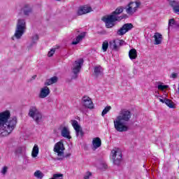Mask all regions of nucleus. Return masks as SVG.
Instances as JSON below:
<instances>
[{
	"label": "nucleus",
	"instance_id": "nucleus-1",
	"mask_svg": "<svg viewBox=\"0 0 179 179\" xmlns=\"http://www.w3.org/2000/svg\"><path fill=\"white\" fill-rule=\"evenodd\" d=\"M17 117L13 116L10 117V112L5 110L0 113V135L1 136H8L16 128Z\"/></svg>",
	"mask_w": 179,
	"mask_h": 179
},
{
	"label": "nucleus",
	"instance_id": "nucleus-2",
	"mask_svg": "<svg viewBox=\"0 0 179 179\" xmlns=\"http://www.w3.org/2000/svg\"><path fill=\"white\" fill-rule=\"evenodd\" d=\"M131 111L125 109L122 110L116 119L113 121L115 129L117 132H127L129 130V127L127 125V122L131 120Z\"/></svg>",
	"mask_w": 179,
	"mask_h": 179
},
{
	"label": "nucleus",
	"instance_id": "nucleus-3",
	"mask_svg": "<svg viewBox=\"0 0 179 179\" xmlns=\"http://www.w3.org/2000/svg\"><path fill=\"white\" fill-rule=\"evenodd\" d=\"M124 8L122 6L117 7L110 15L102 17V20L104 22L107 29L114 27L115 26V22H121L122 19H128V15L127 14L118 16V15H121L124 12Z\"/></svg>",
	"mask_w": 179,
	"mask_h": 179
},
{
	"label": "nucleus",
	"instance_id": "nucleus-4",
	"mask_svg": "<svg viewBox=\"0 0 179 179\" xmlns=\"http://www.w3.org/2000/svg\"><path fill=\"white\" fill-rule=\"evenodd\" d=\"M25 31L26 21L23 19H19L17 22L14 36L11 38L12 40H15V38H17V40H20V38H22V36L24 34Z\"/></svg>",
	"mask_w": 179,
	"mask_h": 179
},
{
	"label": "nucleus",
	"instance_id": "nucleus-5",
	"mask_svg": "<svg viewBox=\"0 0 179 179\" xmlns=\"http://www.w3.org/2000/svg\"><path fill=\"white\" fill-rule=\"evenodd\" d=\"M83 62H85V60H83V58H80L76 60L73 64V67L71 69L73 73L71 80H75L78 78L82 66H83Z\"/></svg>",
	"mask_w": 179,
	"mask_h": 179
},
{
	"label": "nucleus",
	"instance_id": "nucleus-6",
	"mask_svg": "<svg viewBox=\"0 0 179 179\" xmlns=\"http://www.w3.org/2000/svg\"><path fill=\"white\" fill-rule=\"evenodd\" d=\"M29 116L35 120L36 124L38 125L43 120V115L40 113L38 109L36 106H31L28 113Z\"/></svg>",
	"mask_w": 179,
	"mask_h": 179
},
{
	"label": "nucleus",
	"instance_id": "nucleus-7",
	"mask_svg": "<svg viewBox=\"0 0 179 179\" xmlns=\"http://www.w3.org/2000/svg\"><path fill=\"white\" fill-rule=\"evenodd\" d=\"M65 150V147L64 146V143L61 141L57 143L54 148V152L57 153V156L59 158L57 160H64V157H71V153H69L66 155H64V151Z\"/></svg>",
	"mask_w": 179,
	"mask_h": 179
},
{
	"label": "nucleus",
	"instance_id": "nucleus-8",
	"mask_svg": "<svg viewBox=\"0 0 179 179\" xmlns=\"http://www.w3.org/2000/svg\"><path fill=\"white\" fill-rule=\"evenodd\" d=\"M111 160L115 166H120L122 162V152L119 148H115L111 151Z\"/></svg>",
	"mask_w": 179,
	"mask_h": 179
},
{
	"label": "nucleus",
	"instance_id": "nucleus-9",
	"mask_svg": "<svg viewBox=\"0 0 179 179\" xmlns=\"http://www.w3.org/2000/svg\"><path fill=\"white\" fill-rule=\"evenodd\" d=\"M134 29V24L132 23H126L123 24L116 32L117 36H124L127 34L128 31Z\"/></svg>",
	"mask_w": 179,
	"mask_h": 179
},
{
	"label": "nucleus",
	"instance_id": "nucleus-10",
	"mask_svg": "<svg viewBox=\"0 0 179 179\" xmlns=\"http://www.w3.org/2000/svg\"><path fill=\"white\" fill-rule=\"evenodd\" d=\"M72 127L74 128L78 138H83L84 133L79 123L76 120H71Z\"/></svg>",
	"mask_w": 179,
	"mask_h": 179
},
{
	"label": "nucleus",
	"instance_id": "nucleus-11",
	"mask_svg": "<svg viewBox=\"0 0 179 179\" xmlns=\"http://www.w3.org/2000/svg\"><path fill=\"white\" fill-rule=\"evenodd\" d=\"M92 11H93V9L92 8V7L87 6H83L78 8L77 14L78 16H82V15H86V13H90V12Z\"/></svg>",
	"mask_w": 179,
	"mask_h": 179
},
{
	"label": "nucleus",
	"instance_id": "nucleus-12",
	"mask_svg": "<svg viewBox=\"0 0 179 179\" xmlns=\"http://www.w3.org/2000/svg\"><path fill=\"white\" fill-rule=\"evenodd\" d=\"M169 5L173 8L174 13L179 15V2L178 0H169Z\"/></svg>",
	"mask_w": 179,
	"mask_h": 179
},
{
	"label": "nucleus",
	"instance_id": "nucleus-13",
	"mask_svg": "<svg viewBox=\"0 0 179 179\" xmlns=\"http://www.w3.org/2000/svg\"><path fill=\"white\" fill-rule=\"evenodd\" d=\"M134 5H135V2L131 1L128 3L127 6L124 8V9H126V13L127 15H134V13L136 12V10H135Z\"/></svg>",
	"mask_w": 179,
	"mask_h": 179
},
{
	"label": "nucleus",
	"instance_id": "nucleus-14",
	"mask_svg": "<svg viewBox=\"0 0 179 179\" xmlns=\"http://www.w3.org/2000/svg\"><path fill=\"white\" fill-rule=\"evenodd\" d=\"M83 104L84 107H86L87 108H93V101H92V99L89 96H84L83 98Z\"/></svg>",
	"mask_w": 179,
	"mask_h": 179
},
{
	"label": "nucleus",
	"instance_id": "nucleus-15",
	"mask_svg": "<svg viewBox=\"0 0 179 179\" xmlns=\"http://www.w3.org/2000/svg\"><path fill=\"white\" fill-rule=\"evenodd\" d=\"M50 88H48V87L45 86L41 89L40 94H39V97H40V99H45V97H47V96H48V94H50Z\"/></svg>",
	"mask_w": 179,
	"mask_h": 179
},
{
	"label": "nucleus",
	"instance_id": "nucleus-16",
	"mask_svg": "<svg viewBox=\"0 0 179 179\" xmlns=\"http://www.w3.org/2000/svg\"><path fill=\"white\" fill-rule=\"evenodd\" d=\"M153 37L155 38V45H159V44H162V41L163 40V35H162L160 33L156 32Z\"/></svg>",
	"mask_w": 179,
	"mask_h": 179
},
{
	"label": "nucleus",
	"instance_id": "nucleus-17",
	"mask_svg": "<svg viewBox=\"0 0 179 179\" xmlns=\"http://www.w3.org/2000/svg\"><path fill=\"white\" fill-rule=\"evenodd\" d=\"M92 145H93V150H96V149L100 148L101 146V139L100 138L96 137L94 138L92 141Z\"/></svg>",
	"mask_w": 179,
	"mask_h": 179
},
{
	"label": "nucleus",
	"instance_id": "nucleus-18",
	"mask_svg": "<svg viewBox=\"0 0 179 179\" xmlns=\"http://www.w3.org/2000/svg\"><path fill=\"white\" fill-rule=\"evenodd\" d=\"M58 82V77L53 76L49 79H47L44 83L45 86H51V85H54V83H57Z\"/></svg>",
	"mask_w": 179,
	"mask_h": 179
},
{
	"label": "nucleus",
	"instance_id": "nucleus-19",
	"mask_svg": "<svg viewBox=\"0 0 179 179\" xmlns=\"http://www.w3.org/2000/svg\"><path fill=\"white\" fill-rule=\"evenodd\" d=\"M85 37H86V32L81 33L80 35H78L76 37V41H73L71 43V44L73 45H76V44H79V42L82 41L83 40V38H85Z\"/></svg>",
	"mask_w": 179,
	"mask_h": 179
},
{
	"label": "nucleus",
	"instance_id": "nucleus-20",
	"mask_svg": "<svg viewBox=\"0 0 179 179\" xmlns=\"http://www.w3.org/2000/svg\"><path fill=\"white\" fill-rule=\"evenodd\" d=\"M109 48L113 51H118L120 48L118 47V43H117V39L110 41L109 42Z\"/></svg>",
	"mask_w": 179,
	"mask_h": 179
},
{
	"label": "nucleus",
	"instance_id": "nucleus-21",
	"mask_svg": "<svg viewBox=\"0 0 179 179\" xmlns=\"http://www.w3.org/2000/svg\"><path fill=\"white\" fill-rule=\"evenodd\" d=\"M129 57L130 59H136L138 58V52H136V49H131L129 52Z\"/></svg>",
	"mask_w": 179,
	"mask_h": 179
},
{
	"label": "nucleus",
	"instance_id": "nucleus-22",
	"mask_svg": "<svg viewBox=\"0 0 179 179\" xmlns=\"http://www.w3.org/2000/svg\"><path fill=\"white\" fill-rule=\"evenodd\" d=\"M102 72H103V68L101 67V66H96L94 67V73L96 78H99V76L101 75Z\"/></svg>",
	"mask_w": 179,
	"mask_h": 179
},
{
	"label": "nucleus",
	"instance_id": "nucleus-23",
	"mask_svg": "<svg viewBox=\"0 0 179 179\" xmlns=\"http://www.w3.org/2000/svg\"><path fill=\"white\" fill-rule=\"evenodd\" d=\"M62 136L66 138L67 139H71V136L69 135V130L68 128L64 127L62 130Z\"/></svg>",
	"mask_w": 179,
	"mask_h": 179
},
{
	"label": "nucleus",
	"instance_id": "nucleus-24",
	"mask_svg": "<svg viewBox=\"0 0 179 179\" xmlns=\"http://www.w3.org/2000/svg\"><path fill=\"white\" fill-rule=\"evenodd\" d=\"M23 13L25 16H29L31 12H33V10L31 9V7H29V6L26 5L24 8L22 9Z\"/></svg>",
	"mask_w": 179,
	"mask_h": 179
},
{
	"label": "nucleus",
	"instance_id": "nucleus-25",
	"mask_svg": "<svg viewBox=\"0 0 179 179\" xmlns=\"http://www.w3.org/2000/svg\"><path fill=\"white\" fill-rule=\"evenodd\" d=\"M166 106L169 107V108H176V106H174V102L171 99L165 98V101L164 102Z\"/></svg>",
	"mask_w": 179,
	"mask_h": 179
},
{
	"label": "nucleus",
	"instance_id": "nucleus-26",
	"mask_svg": "<svg viewBox=\"0 0 179 179\" xmlns=\"http://www.w3.org/2000/svg\"><path fill=\"white\" fill-rule=\"evenodd\" d=\"M38 155V145H34L32 152H31V156L32 157L35 158Z\"/></svg>",
	"mask_w": 179,
	"mask_h": 179
},
{
	"label": "nucleus",
	"instance_id": "nucleus-27",
	"mask_svg": "<svg viewBox=\"0 0 179 179\" xmlns=\"http://www.w3.org/2000/svg\"><path fill=\"white\" fill-rule=\"evenodd\" d=\"M37 41H38V35L35 34L32 36V42L29 46V48H31V47H33V45H34V44H36Z\"/></svg>",
	"mask_w": 179,
	"mask_h": 179
},
{
	"label": "nucleus",
	"instance_id": "nucleus-28",
	"mask_svg": "<svg viewBox=\"0 0 179 179\" xmlns=\"http://www.w3.org/2000/svg\"><path fill=\"white\" fill-rule=\"evenodd\" d=\"M34 176L36 177V178L41 179L43 177H44V173H43L41 171L38 170L34 172Z\"/></svg>",
	"mask_w": 179,
	"mask_h": 179
},
{
	"label": "nucleus",
	"instance_id": "nucleus-29",
	"mask_svg": "<svg viewBox=\"0 0 179 179\" xmlns=\"http://www.w3.org/2000/svg\"><path fill=\"white\" fill-rule=\"evenodd\" d=\"M108 49V41H105L103 42V44H102V50L103 52H106Z\"/></svg>",
	"mask_w": 179,
	"mask_h": 179
},
{
	"label": "nucleus",
	"instance_id": "nucleus-30",
	"mask_svg": "<svg viewBox=\"0 0 179 179\" xmlns=\"http://www.w3.org/2000/svg\"><path fill=\"white\" fill-rule=\"evenodd\" d=\"M24 150H26V148L24 147H18L15 150V153L16 155H22Z\"/></svg>",
	"mask_w": 179,
	"mask_h": 179
},
{
	"label": "nucleus",
	"instance_id": "nucleus-31",
	"mask_svg": "<svg viewBox=\"0 0 179 179\" xmlns=\"http://www.w3.org/2000/svg\"><path fill=\"white\" fill-rule=\"evenodd\" d=\"M110 110H111V107L110 106H106L101 113L102 117H104V115H106V114H107Z\"/></svg>",
	"mask_w": 179,
	"mask_h": 179
},
{
	"label": "nucleus",
	"instance_id": "nucleus-32",
	"mask_svg": "<svg viewBox=\"0 0 179 179\" xmlns=\"http://www.w3.org/2000/svg\"><path fill=\"white\" fill-rule=\"evenodd\" d=\"M157 87L159 90L163 91L165 89H169V85H158Z\"/></svg>",
	"mask_w": 179,
	"mask_h": 179
},
{
	"label": "nucleus",
	"instance_id": "nucleus-33",
	"mask_svg": "<svg viewBox=\"0 0 179 179\" xmlns=\"http://www.w3.org/2000/svg\"><path fill=\"white\" fill-rule=\"evenodd\" d=\"M116 43L120 48L121 45H124V43H125V41L124 40L116 39Z\"/></svg>",
	"mask_w": 179,
	"mask_h": 179
},
{
	"label": "nucleus",
	"instance_id": "nucleus-34",
	"mask_svg": "<svg viewBox=\"0 0 179 179\" xmlns=\"http://www.w3.org/2000/svg\"><path fill=\"white\" fill-rule=\"evenodd\" d=\"M176 23H177V22H176V20H174L173 18L170 19V20H169V27H170V26H173V25H175V26H176Z\"/></svg>",
	"mask_w": 179,
	"mask_h": 179
},
{
	"label": "nucleus",
	"instance_id": "nucleus-35",
	"mask_svg": "<svg viewBox=\"0 0 179 179\" xmlns=\"http://www.w3.org/2000/svg\"><path fill=\"white\" fill-rule=\"evenodd\" d=\"M54 54H55V48L51 49L50 51L48 52V57H51Z\"/></svg>",
	"mask_w": 179,
	"mask_h": 179
},
{
	"label": "nucleus",
	"instance_id": "nucleus-36",
	"mask_svg": "<svg viewBox=\"0 0 179 179\" xmlns=\"http://www.w3.org/2000/svg\"><path fill=\"white\" fill-rule=\"evenodd\" d=\"M134 3H136V6H134V9L136 10H138V8L141 7V5H142V3H141V1H136Z\"/></svg>",
	"mask_w": 179,
	"mask_h": 179
},
{
	"label": "nucleus",
	"instance_id": "nucleus-37",
	"mask_svg": "<svg viewBox=\"0 0 179 179\" xmlns=\"http://www.w3.org/2000/svg\"><path fill=\"white\" fill-rule=\"evenodd\" d=\"M6 173H8V166H4L3 167V169L1 171V174H3V176H5Z\"/></svg>",
	"mask_w": 179,
	"mask_h": 179
},
{
	"label": "nucleus",
	"instance_id": "nucleus-38",
	"mask_svg": "<svg viewBox=\"0 0 179 179\" xmlns=\"http://www.w3.org/2000/svg\"><path fill=\"white\" fill-rule=\"evenodd\" d=\"M178 76V73H173L171 75V78H172L173 79H177Z\"/></svg>",
	"mask_w": 179,
	"mask_h": 179
},
{
	"label": "nucleus",
	"instance_id": "nucleus-39",
	"mask_svg": "<svg viewBox=\"0 0 179 179\" xmlns=\"http://www.w3.org/2000/svg\"><path fill=\"white\" fill-rule=\"evenodd\" d=\"M90 176H92V173L88 172V173H87V174L84 176V178H85V179H89V178H90Z\"/></svg>",
	"mask_w": 179,
	"mask_h": 179
},
{
	"label": "nucleus",
	"instance_id": "nucleus-40",
	"mask_svg": "<svg viewBox=\"0 0 179 179\" xmlns=\"http://www.w3.org/2000/svg\"><path fill=\"white\" fill-rule=\"evenodd\" d=\"M166 101V98H164V99L159 98V101H160L161 103H164V101Z\"/></svg>",
	"mask_w": 179,
	"mask_h": 179
},
{
	"label": "nucleus",
	"instance_id": "nucleus-41",
	"mask_svg": "<svg viewBox=\"0 0 179 179\" xmlns=\"http://www.w3.org/2000/svg\"><path fill=\"white\" fill-rule=\"evenodd\" d=\"M36 78H37L36 75H34V76H32V79H36Z\"/></svg>",
	"mask_w": 179,
	"mask_h": 179
},
{
	"label": "nucleus",
	"instance_id": "nucleus-42",
	"mask_svg": "<svg viewBox=\"0 0 179 179\" xmlns=\"http://www.w3.org/2000/svg\"><path fill=\"white\" fill-rule=\"evenodd\" d=\"M133 72L135 73V72H136V69H134Z\"/></svg>",
	"mask_w": 179,
	"mask_h": 179
},
{
	"label": "nucleus",
	"instance_id": "nucleus-43",
	"mask_svg": "<svg viewBox=\"0 0 179 179\" xmlns=\"http://www.w3.org/2000/svg\"><path fill=\"white\" fill-rule=\"evenodd\" d=\"M104 169H107V165H103Z\"/></svg>",
	"mask_w": 179,
	"mask_h": 179
},
{
	"label": "nucleus",
	"instance_id": "nucleus-44",
	"mask_svg": "<svg viewBox=\"0 0 179 179\" xmlns=\"http://www.w3.org/2000/svg\"><path fill=\"white\" fill-rule=\"evenodd\" d=\"M173 87L176 88V85H173Z\"/></svg>",
	"mask_w": 179,
	"mask_h": 179
},
{
	"label": "nucleus",
	"instance_id": "nucleus-45",
	"mask_svg": "<svg viewBox=\"0 0 179 179\" xmlns=\"http://www.w3.org/2000/svg\"><path fill=\"white\" fill-rule=\"evenodd\" d=\"M56 1H61V0H56Z\"/></svg>",
	"mask_w": 179,
	"mask_h": 179
}]
</instances>
